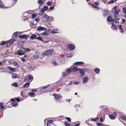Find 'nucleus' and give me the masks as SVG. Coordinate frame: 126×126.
<instances>
[{
  "label": "nucleus",
  "mask_w": 126,
  "mask_h": 126,
  "mask_svg": "<svg viewBox=\"0 0 126 126\" xmlns=\"http://www.w3.org/2000/svg\"><path fill=\"white\" fill-rule=\"evenodd\" d=\"M53 51L52 50H47L43 52L42 54L44 55H48L52 54L53 53Z\"/></svg>",
  "instance_id": "1"
},
{
  "label": "nucleus",
  "mask_w": 126,
  "mask_h": 126,
  "mask_svg": "<svg viewBox=\"0 0 126 126\" xmlns=\"http://www.w3.org/2000/svg\"><path fill=\"white\" fill-rule=\"evenodd\" d=\"M70 90V87L68 85H66L63 88V91L66 92H69Z\"/></svg>",
  "instance_id": "2"
},
{
  "label": "nucleus",
  "mask_w": 126,
  "mask_h": 126,
  "mask_svg": "<svg viewBox=\"0 0 126 126\" xmlns=\"http://www.w3.org/2000/svg\"><path fill=\"white\" fill-rule=\"evenodd\" d=\"M68 48L70 50H73L75 49V46L73 45L69 44L68 45Z\"/></svg>",
  "instance_id": "3"
},
{
  "label": "nucleus",
  "mask_w": 126,
  "mask_h": 126,
  "mask_svg": "<svg viewBox=\"0 0 126 126\" xmlns=\"http://www.w3.org/2000/svg\"><path fill=\"white\" fill-rule=\"evenodd\" d=\"M29 36L28 35L23 34L20 35L19 37L20 38H25L26 39Z\"/></svg>",
  "instance_id": "4"
},
{
  "label": "nucleus",
  "mask_w": 126,
  "mask_h": 126,
  "mask_svg": "<svg viewBox=\"0 0 126 126\" xmlns=\"http://www.w3.org/2000/svg\"><path fill=\"white\" fill-rule=\"evenodd\" d=\"M16 54L19 55L20 56L24 54V53L22 52V51L21 49L18 50L17 51L16 53Z\"/></svg>",
  "instance_id": "5"
},
{
  "label": "nucleus",
  "mask_w": 126,
  "mask_h": 126,
  "mask_svg": "<svg viewBox=\"0 0 126 126\" xmlns=\"http://www.w3.org/2000/svg\"><path fill=\"white\" fill-rule=\"evenodd\" d=\"M84 70H86V68L83 69H81V68H79V72L81 74V75H83L84 74Z\"/></svg>",
  "instance_id": "6"
},
{
  "label": "nucleus",
  "mask_w": 126,
  "mask_h": 126,
  "mask_svg": "<svg viewBox=\"0 0 126 126\" xmlns=\"http://www.w3.org/2000/svg\"><path fill=\"white\" fill-rule=\"evenodd\" d=\"M6 44V42H3V41H2V42H0V45H2V46L0 47V49H1L3 47H8V45L7 44H5V45L4 46H3V45L5 44Z\"/></svg>",
  "instance_id": "7"
},
{
  "label": "nucleus",
  "mask_w": 126,
  "mask_h": 126,
  "mask_svg": "<svg viewBox=\"0 0 126 126\" xmlns=\"http://www.w3.org/2000/svg\"><path fill=\"white\" fill-rule=\"evenodd\" d=\"M46 29L45 27L40 26L37 28V30L38 31H45Z\"/></svg>",
  "instance_id": "8"
},
{
  "label": "nucleus",
  "mask_w": 126,
  "mask_h": 126,
  "mask_svg": "<svg viewBox=\"0 0 126 126\" xmlns=\"http://www.w3.org/2000/svg\"><path fill=\"white\" fill-rule=\"evenodd\" d=\"M8 69L13 72H16V69L14 68H12V67L10 66H8Z\"/></svg>",
  "instance_id": "9"
},
{
  "label": "nucleus",
  "mask_w": 126,
  "mask_h": 126,
  "mask_svg": "<svg viewBox=\"0 0 126 126\" xmlns=\"http://www.w3.org/2000/svg\"><path fill=\"white\" fill-rule=\"evenodd\" d=\"M43 18L48 22L49 21V16H48L47 14H44L43 16Z\"/></svg>",
  "instance_id": "10"
},
{
  "label": "nucleus",
  "mask_w": 126,
  "mask_h": 126,
  "mask_svg": "<svg viewBox=\"0 0 126 126\" xmlns=\"http://www.w3.org/2000/svg\"><path fill=\"white\" fill-rule=\"evenodd\" d=\"M28 78L30 82H31L33 79V77L31 75H29L28 76Z\"/></svg>",
  "instance_id": "11"
},
{
  "label": "nucleus",
  "mask_w": 126,
  "mask_h": 126,
  "mask_svg": "<svg viewBox=\"0 0 126 126\" xmlns=\"http://www.w3.org/2000/svg\"><path fill=\"white\" fill-rule=\"evenodd\" d=\"M46 0H38L37 2L38 4L41 5L43 4L45 2Z\"/></svg>",
  "instance_id": "12"
},
{
  "label": "nucleus",
  "mask_w": 126,
  "mask_h": 126,
  "mask_svg": "<svg viewBox=\"0 0 126 126\" xmlns=\"http://www.w3.org/2000/svg\"><path fill=\"white\" fill-rule=\"evenodd\" d=\"M20 32H14L12 36V37H15L17 36L18 35L20 34Z\"/></svg>",
  "instance_id": "13"
},
{
  "label": "nucleus",
  "mask_w": 126,
  "mask_h": 126,
  "mask_svg": "<svg viewBox=\"0 0 126 126\" xmlns=\"http://www.w3.org/2000/svg\"><path fill=\"white\" fill-rule=\"evenodd\" d=\"M112 28L113 30H115L117 28V26L115 24L114 22H113L112 23Z\"/></svg>",
  "instance_id": "14"
},
{
  "label": "nucleus",
  "mask_w": 126,
  "mask_h": 126,
  "mask_svg": "<svg viewBox=\"0 0 126 126\" xmlns=\"http://www.w3.org/2000/svg\"><path fill=\"white\" fill-rule=\"evenodd\" d=\"M83 83H86L88 80V77H84L83 78Z\"/></svg>",
  "instance_id": "15"
},
{
  "label": "nucleus",
  "mask_w": 126,
  "mask_h": 126,
  "mask_svg": "<svg viewBox=\"0 0 126 126\" xmlns=\"http://www.w3.org/2000/svg\"><path fill=\"white\" fill-rule=\"evenodd\" d=\"M84 64V63L82 62H76L74 63V64L76 65H81Z\"/></svg>",
  "instance_id": "16"
},
{
  "label": "nucleus",
  "mask_w": 126,
  "mask_h": 126,
  "mask_svg": "<svg viewBox=\"0 0 126 126\" xmlns=\"http://www.w3.org/2000/svg\"><path fill=\"white\" fill-rule=\"evenodd\" d=\"M18 75L17 74H13L12 75V78L14 79H16L17 78L19 79L18 77Z\"/></svg>",
  "instance_id": "17"
},
{
  "label": "nucleus",
  "mask_w": 126,
  "mask_h": 126,
  "mask_svg": "<svg viewBox=\"0 0 126 126\" xmlns=\"http://www.w3.org/2000/svg\"><path fill=\"white\" fill-rule=\"evenodd\" d=\"M49 84H48L46 86L43 87L42 88V89L40 90V92H44V91H44V90H43V89L47 88V87H48L49 86Z\"/></svg>",
  "instance_id": "18"
},
{
  "label": "nucleus",
  "mask_w": 126,
  "mask_h": 126,
  "mask_svg": "<svg viewBox=\"0 0 126 126\" xmlns=\"http://www.w3.org/2000/svg\"><path fill=\"white\" fill-rule=\"evenodd\" d=\"M109 116L110 118L111 119H114L116 118L115 116L112 114L109 115Z\"/></svg>",
  "instance_id": "19"
},
{
  "label": "nucleus",
  "mask_w": 126,
  "mask_h": 126,
  "mask_svg": "<svg viewBox=\"0 0 126 126\" xmlns=\"http://www.w3.org/2000/svg\"><path fill=\"white\" fill-rule=\"evenodd\" d=\"M94 71L97 74H98L100 72V70L98 68H96L94 70Z\"/></svg>",
  "instance_id": "20"
},
{
  "label": "nucleus",
  "mask_w": 126,
  "mask_h": 126,
  "mask_svg": "<svg viewBox=\"0 0 126 126\" xmlns=\"http://www.w3.org/2000/svg\"><path fill=\"white\" fill-rule=\"evenodd\" d=\"M30 38L32 39H37V36L34 34H32Z\"/></svg>",
  "instance_id": "21"
},
{
  "label": "nucleus",
  "mask_w": 126,
  "mask_h": 126,
  "mask_svg": "<svg viewBox=\"0 0 126 126\" xmlns=\"http://www.w3.org/2000/svg\"><path fill=\"white\" fill-rule=\"evenodd\" d=\"M15 39H11L9 40V45H11L15 41Z\"/></svg>",
  "instance_id": "22"
},
{
  "label": "nucleus",
  "mask_w": 126,
  "mask_h": 126,
  "mask_svg": "<svg viewBox=\"0 0 126 126\" xmlns=\"http://www.w3.org/2000/svg\"><path fill=\"white\" fill-rule=\"evenodd\" d=\"M3 103H0V111L1 110L2 111L4 110V107L3 106Z\"/></svg>",
  "instance_id": "23"
},
{
  "label": "nucleus",
  "mask_w": 126,
  "mask_h": 126,
  "mask_svg": "<svg viewBox=\"0 0 126 126\" xmlns=\"http://www.w3.org/2000/svg\"><path fill=\"white\" fill-rule=\"evenodd\" d=\"M52 32L53 33H58V30L57 29H54L52 30Z\"/></svg>",
  "instance_id": "24"
},
{
  "label": "nucleus",
  "mask_w": 126,
  "mask_h": 126,
  "mask_svg": "<svg viewBox=\"0 0 126 126\" xmlns=\"http://www.w3.org/2000/svg\"><path fill=\"white\" fill-rule=\"evenodd\" d=\"M108 13V12L107 11H104L103 12V14L104 16H107L109 15Z\"/></svg>",
  "instance_id": "25"
},
{
  "label": "nucleus",
  "mask_w": 126,
  "mask_h": 126,
  "mask_svg": "<svg viewBox=\"0 0 126 126\" xmlns=\"http://www.w3.org/2000/svg\"><path fill=\"white\" fill-rule=\"evenodd\" d=\"M30 84L29 83H27L23 86L24 88H28L29 87Z\"/></svg>",
  "instance_id": "26"
},
{
  "label": "nucleus",
  "mask_w": 126,
  "mask_h": 126,
  "mask_svg": "<svg viewBox=\"0 0 126 126\" xmlns=\"http://www.w3.org/2000/svg\"><path fill=\"white\" fill-rule=\"evenodd\" d=\"M42 9L44 11H46L48 9V8L47 6H45Z\"/></svg>",
  "instance_id": "27"
},
{
  "label": "nucleus",
  "mask_w": 126,
  "mask_h": 126,
  "mask_svg": "<svg viewBox=\"0 0 126 126\" xmlns=\"http://www.w3.org/2000/svg\"><path fill=\"white\" fill-rule=\"evenodd\" d=\"M18 105V103L16 101H14L12 105L13 106L16 107Z\"/></svg>",
  "instance_id": "28"
},
{
  "label": "nucleus",
  "mask_w": 126,
  "mask_h": 126,
  "mask_svg": "<svg viewBox=\"0 0 126 126\" xmlns=\"http://www.w3.org/2000/svg\"><path fill=\"white\" fill-rule=\"evenodd\" d=\"M21 49L24 54L25 52H27V51H29L28 50L29 49L23 48Z\"/></svg>",
  "instance_id": "29"
},
{
  "label": "nucleus",
  "mask_w": 126,
  "mask_h": 126,
  "mask_svg": "<svg viewBox=\"0 0 126 126\" xmlns=\"http://www.w3.org/2000/svg\"><path fill=\"white\" fill-rule=\"evenodd\" d=\"M112 18V17L111 16H108L107 19V21L109 22L111 21Z\"/></svg>",
  "instance_id": "30"
},
{
  "label": "nucleus",
  "mask_w": 126,
  "mask_h": 126,
  "mask_svg": "<svg viewBox=\"0 0 126 126\" xmlns=\"http://www.w3.org/2000/svg\"><path fill=\"white\" fill-rule=\"evenodd\" d=\"M13 64L16 67H18L19 66V64H18L17 62L16 61L15 62L14 61Z\"/></svg>",
  "instance_id": "31"
},
{
  "label": "nucleus",
  "mask_w": 126,
  "mask_h": 126,
  "mask_svg": "<svg viewBox=\"0 0 126 126\" xmlns=\"http://www.w3.org/2000/svg\"><path fill=\"white\" fill-rule=\"evenodd\" d=\"M29 94L31 97H33L35 96L34 93H29Z\"/></svg>",
  "instance_id": "32"
},
{
  "label": "nucleus",
  "mask_w": 126,
  "mask_h": 126,
  "mask_svg": "<svg viewBox=\"0 0 126 126\" xmlns=\"http://www.w3.org/2000/svg\"><path fill=\"white\" fill-rule=\"evenodd\" d=\"M0 8H6L7 7L3 6V4L1 1H0Z\"/></svg>",
  "instance_id": "33"
},
{
  "label": "nucleus",
  "mask_w": 126,
  "mask_h": 126,
  "mask_svg": "<svg viewBox=\"0 0 126 126\" xmlns=\"http://www.w3.org/2000/svg\"><path fill=\"white\" fill-rule=\"evenodd\" d=\"M92 6L93 8H95L96 10H98L99 8L97 6H95L94 5H92Z\"/></svg>",
  "instance_id": "34"
},
{
  "label": "nucleus",
  "mask_w": 126,
  "mask_h": 126,
  "mask_svg": "<svg viewBox=\"0 0 126 126\" xmlns=\"http://www.w3.org/2000/svg\"><path fill=\"white\" fill-rule=\"evenodd\" d=\"M68 75V74L65 72L63 73L62 76L63 77H64L67 76Z\"/></svg>",
  "instance_id": "35"
},
{
  "label": "nucleus",
  "mask_w": 126,
  "mask_h": 126,
  "mask_svg": "<svg viewBox=\"0 0 126 126\" xmlns=\"http://www.w3.org/2000/svg\"><path fill=\"white\" fill-rule=\"evenodd\" d=\"M107 107L108 106L106 105L102 106L100 107L101 109L103 110L107 108Z\"/></svg>",
  "instance_id": "36"
},
{
  "label": "nucleus",
  "mask_w": 126,
  "mask_h": 126,
  "mask_svg": "<svg viewBox=\"0 0 126 126\" xmlns=\"http://www.w3.org/2000/svg\"><path fill=\"white\" fill-rule=\"evenodd\" d=\"M116 6H115V7H114L113 8L112 10V11L113 12V13H114L116 12Z\"/></svg>",
  "instance_id": "37"
},
{
  "label": "nucleus",
  "mask_w": 126,
  "mask_h": 126,
  "mask_svg": "<svg viewBox=\"0 0 126 126\" xmlns=\"http://www.w3.org/2000/svg\"><path fill=\"white\" fill-rule=\"evenodd\" d=\"M12 85L14 86L15 87H17L18 86V85L17 84V82L14 83L12 84Z\"/></svg>",
  "instance_id": "38"
},
{
  "label": "nucleus",
  "mask_w": 126,
  "mask_h": 126,
  "mask_svg": "<svg viewBox=\"0 0 126 126\" xmlns=\"http://www.w3.org/2000/svg\"><path fill=\"white\" fill-rule=\"evenodd\" d=\"M121 12V10L120 9L116 11V12L114 14V15H117L120 12Z\"/></svg>",
  "instance_id": "39"
},
{
  "label": "nucleus",
  "mask_w": 126,
  "mask_h": 126,
  "mask_svg": "<svg viewBox=\"0 0 126 126\" xmlns=\"http://www.w3.org/2000/svg\"><path fill=\"white\" fill-rule=\"evenodd\" d=\"M52 63L53 65L55 66H57L58 64L56 63V62L54 61H52Z\"/></svg>",
  "instance_id": "40"
},
{
  "label": "nucleus",
  "mask_w": 126,
  "mask_h": 126,
  "mask_svg": "<svg viewBox=\"0 0 126 126\" xmlns=\"http://www.w3.org/2000/svg\"><path fill=\"white\" fill-rule=\"evenodd\" d=\"M123 13L126 14V7H124L123 8Z\"/></svg>",
  "instance_id": "41"
},
{
  "label": "nucleus",
  "mask_w": 126,
  "mask_h": 126,
  "mask_svg": "<svg viewBox=\"0 0 126 126\" xmlns=\"http://www.w3.org/2000/svg\"><path fill=\"white\" fill-rule=\"evenodd\" d=\"M73 55L71 53H70L67 54V57L68 58H70L72 57Z\"/></svg>",
  "instance_id": "42"
},
{
  "label": "nucleus",
  "mask_w": 126,
  "mask_h": 126,
  "mask_svg": "<svg viewBox=\"0 0 126 126\" xmlns=\"http://www.w3.org/2000/svg\"><path fill=\"white\" fill-rule=\"evenodd\" d=\"M64 59H62L59 61L60 63H60L63 64L64 63Z\"/></svg>",
  "instance_id": "43"
},
{
  "label": "nucleus",
  "mask_w": 126,
  "mask_h": 126,
  "mask_svg": "<svg viewBox=\"0 0 126 126\" xmlns=\"http://www.w3.org/2000/svg\"><path fill=\"white\" fill-rule=\"evenodd\" d=\"M64 124L66 126H70V124L68 123L67 122H64Z\"/></svg>",
  "instance_id": "44"
},
{
  "label": "nucleus",
  "mask_w": 126,
  "mask_h": 126,
  "mask_svg": "<svg viewBox=\"0 0 126 126\" xmlns=\"http://www.w3.org/2000/svg\"><path fill=\"white\" fill-rule=\"evenodd\" d=\"M25 93L24 91H22L21 93V95L22 97H24V94Z\"/></svg>",
  "instance_id": "45"
},
{
  "label": "nucleus",
  "mask_w": 126,
  "mask_h": 126,
  "mask_svg": "<svg viewBox=\"0 0 126 126\" xmlns=\"http://www.w3.org/2000/svg\"><path fill=\"white\" fill-rule=\"evenodd\" d=\"M66 72L68 73H70L71 72V69L70 68H68L66 70Z\"/></svg>",
  "instance_id": "46"
},
{
  "label": "nucleus",
  "mask_w": 126,
  "mask_h": 126,
  "mask_svg": "<svg viewBox=\"0 0 126 126\" xmlns=\"http://www.w3.org/2000/svg\"><path fill=\"white\" fill-rule=\"evenodd\" d=\"M73 70L74 71H77L79 70V69L77 68V67H75L73 68Z\"/></svg>",
  "instance_id": "47"
},
{
  "label": "nucleus",
  "mask_w": 126,
  "mask_h": 126,
  "mask_svg": "<svg viewBox=\"0 0 126 126\" xmlns=\"http://www.w3.org/2000/svg\"><path fill=\"white\" fill-rule=\"evenodd\" d=\"M96 125L98 126H103V124L102 123H98L96 124Z\"/></svg>",
  "instance_id": "48"
},
{
  "label": "nucleus",
  "mask_w": 126,
  "mask_h": 126,
  "mask_svg": "<svg viewBox=\"0 0 126 126\" xmlns=\"http://www.w3.org/2000/svg\"><path fill=\"white\" fill-rule=\"evenodd\" d=\"M114 17L117 20H119L120 19L117 16V15H114Z\"/></svg>",
  "instance_id": "49"
},
{
  "label": "nucleus",
  "mask_w": 126,
  "mask_h": 126,
  "mask_svg": "<svg viewBox=\"0 0 126 126\" xmlns=\"http://www.w3.org/2000/svg\"><path fill=\"white\" fill-rule=\"evenodd\" d=\"M54 96L55 98L56 99H58L59 97V95L57 94H54Z\"/></svg>",
  "instance_id": "50"
},
{
  "label": "nucleus",
  "mask_w": 126,
  "mask_h": 126,
  "mask_svg": "<svg viewBox=\"0 0 126 126\" xmlns=\"http://www.w3.org/2000/svg\"><path fill=\"white\" fill-rule=\"evenodd\" d=\"M36 39H38V40H40L41 41H43L42 38L40 36L38 37Z\"/></svg>",
  "instance_id": "51"
},
{
  "label": "nucleus",
  "mask_w": 126,
  "mask_h": 126,
  "mask_svg": "<svg viewBox=\"0 0 126 126\" xmlns=\"http://www.w3.org/2000/svg\"><path fill=\"white\" fill-rule=\"evenodd\" d=\"M121 118L122 119L125 121H126V117L125 116H121Z\"/></svg>",
  "instance_id": "52"
},
{
  "label": "nucleus",
  "mask_w": 126,
  "mask_h": 126,
  "mask_svg": "<svg viewBox=\"0 0 126 126\" xmlns=\"http://www.w3.org/2000/svg\"><path fill=\"white\" fill-rule=\"evenodd\" d=\"M49 21L53 20V17L51 16H49Z\"/></svg>",
  "instance_id": "53"
},
{
  "label": "nucleus",
  "mask_w": 126,
  "mask_h": 126,
  "mask_svg": "<svg viewBox=\"0 0 126 126\" xmlns=\"http://www.w3.org/2000/svg\"><path fill=\"white\" fill-rule=\"evenodd\" d=\"M44 11H43L42 9L41 10L39 13V14L40 15H42L44 13Z\"/></svg>",
  "instance_id": "54"
},
{
  "label": "nucleus",
  "mask_w": 126,
  "mask_h": 126,
  "mask_svg": "<svg viewBox=\"0 0 126 126\" xmlns=\"http://www.w3.org/2000/svg\"><path fill=\"white\" fill-rule=\"evenodd\" d=\"M65 119L69 122H70L71 120V119L70 118L68 117H66Z\"/></svg>",
  "instance_id": "55"
},
{
  "label": "nucleus",
  "mask_w": 126,
  "mask_h": 126,
  "mask_svg": "<svg viewBox=\"0 0 126 126\" xmlns=\"http://www.w3.org/2000/svg\"><path fill=\"white\" fill-rule=\"evenodd\" d=\"M114 1L113 0H111V1H109L108 2V3L110 4L111 3H112L114 2Z\"/></svg>",
  "instance_id": "56"
},
{
  "label": "nucleus",
  "mask_w": 126,
  "mask_h": 126,
  "mask_svg": "<svg viewBox=\"0 0 126 126\" xmlns=\"http://www.w3.org/2000/svg\"><path fill=\"white\" fill-rule=\"evenodd\" d=\"M41 34L42 35H48L47 34V32H46L45 31H44V32L42 33H41Z\"/></svg>",
  "instance_id": "57"
},
{
  "label": "nucleus",
  "mask_w": 126,
  "mask_h": 126,
  "mask_svg": "<svg viewBox=\"0 0 126 126\" xmlns=\"http://www.w3.org/2000/svg\"><path fill=\"white\" fill-rule=\"evenodd\" d=\"M13 62H14V61L13 60H9V63H10V64H12V63L13 64Z\"/></svg>",
  "instance_id": "58"
},
{
  "label": "nucleus",
  "mask_w": 126,
  "mask_h": 126,
  "mask_svg": "<svg viewBox=\"0 0 126 126\" xmlns=\"http://www.w3.org/2000/svg\"><path fill=\"white\" fill-rule=\"evenodd\" d=\"M98 119V118H96L95 119H91V120L93 121H95Z\"/></svg>",
  "instance_id": "59"
},
{
  "label": "nucleus",
  "mask_w": 126,
  "mask_h": 126,
  "mask_svg": "<svg viewBox=\"0 0 126 126\" xmlns=\"http://www.w3.org/2000/svg\"><path fill=\"white\" fill-rule=\"evenodd\" d=\"M36 16L35 14H32V19L34 18Z\"/></svg>",
  "instance_id": "60"
},
{
  "label": "nucleus",
  "mask_w": 126,
  "mask_h": 126,
  "mask_svg": "<svg viewBox=\"0 0 126 126\" xmlns=\"http://www.w3.org/2000/svg\"><path fill=\"white\" fill-rule=\"evenodd\" d=\"M49 9L50 11L54 9V7H51L49 8Z\"/></svg>",
  "instance_id": "61"
},
{
  "label": "nucleus",
  "mask_w": 126,
  "mask_h": 126,
  "mask_svg": "<svg viewBox=\"0 0 126 126\" xmlns=\"http://www.w3.org/2000/svg\"><path fill=\"white\" fill-rule=\"evenodd\" d=\"M52 3L50 1H48L47 3V4L48 5H51Z\"/></svg>",
  "instance_id": "62"
},
{
  "label": "nucleus",
  "mask_w": 126,
  "mask_h": 126,
  "mask_svg": "<svg viewBox=\"0 0 126 126\" xmlns=\"http://www.w3.org/2000/svg\"><path fill=\"white\" fill-rule=\"evenodd\" d=\"M52 121H53L52 120H48L47 121V122L48 123H51L52 122Z\"/></svg>",
  "instance_id": "63"
},
{
  "label": "nucleus",
  "mask_w": 126,
  "mask_h": 126,
  "mask_svg": "<svg viewBox=\"0 0 126 126\" xmlns=\"http://www.w3.org/2000/svg\"><path fill=\"white\" fill-rule=\"evenodd\" d=\"M73 83H74L75 84L77 85L79 84V82L76 81H74L73 82Z\"/></svg>",
  "instance_id": "64"
}]
</instances>
